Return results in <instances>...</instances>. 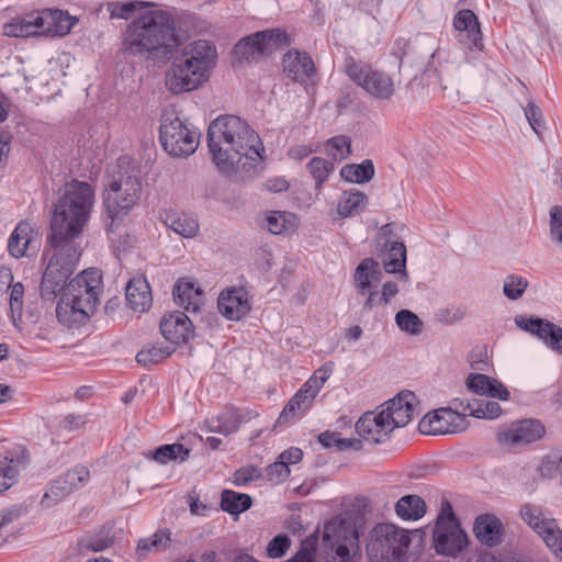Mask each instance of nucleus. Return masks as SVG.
<instances>
[{
	"label": "nucleus",
	"mask_w": 562,
	"mask_h": 562,
	"mask_svg": "<svg viewBox=\"0 0 562 562\" xmlns=\"http://www.w3.org/2000/svg\"><path fill=\"white\" fill-rule=\"evenodd\" d=\"M395 322L402 331L409 335H418L423 330V322L413 312L408 310H401L395 315Z\"/></svg>",
	"instance_id": "nucleus-48"
},
{
	"label": "nucleus",
	"mask_w": 562,
	"mask_h": 562,
	"mask_svg": "<svg viewBox=\"0 0 562 562\" xmlns=\"http://www.w3.org/2000/svg\"><path fill=\"white\" fill-rule=\"evenodd\" d=\"M395 513L403 520H418L426 514V503L418 495H405L396 502Z\"/></svg>",
	"instance_id": "nucleus-35"
},
{
	"label": "nucleus",
	"mask_w": 562,
	"mask_h": 562,
	"mask_svg": "<svg viewBox=\"0 0 562 562\" xmlns=\"http://www.w3.org/2000/svg\"><path fill=\"white\" fill-rule=\"evenodd\" d=\"M307 169L314 180L316 181V188H321L327 180L330 172L334 170V164L322 157H314L308 164Z\"/></svg>",
	"instance_id": "nucleus-49"
},
{
	"label": "nucleus",
	"mask_w": 562,
	"mask_h": 562,
	"mask_svg": "<svg viewBox=\"0 0 562 562\" xmlns=\"http://www.w3.org/2000/svg\"><path fill=\"white\" fill-rule=\"evenodd\" d=\"M34 241H36V234L32 224L26 221L20 222L9 238V252L14 258H21L26 255L27 248Z\"/></svg>",
	"instance_id": "nucleus-30"
},
{
	"label": "nucleus",
	"mask_w": 562,
	"mask_h": 562,
	"mask_svg": "<svg viewBox=\"0 0 562 562\" xmlns=\"http://www.w3.org/2000/svg\"><path fill=\"white\" fill-rule=\"evenodd\" d=\"M216 58V47L211 42L198 40L190 43L173 58L166 74L167 89L178 94L199 88L209 78Z\"/></svg>",
	"instance_id": "nucleus-4"
},
{
	"label": "nucleus",
	"mask_w": 562,
	"mask_h": 562,
	"mask_svg": "<svg viewBox=\"0 0 562 562\" xmlns=\"http://www.w3.org/2000/svg\"><path fill=\"white\" fill-rule=\"evenodd\" d=\"M468 389L477 395H485L501 401L509 400V391L498 380L482 373H471L467 379Z\"/></svg>",
	"instance_id": "nucleus-27"
},
{
	"label": "nucleus",
	"mask_w": 562,
	"mask_h": 562,
	"mask_svg": "<svg viewBox=\"0 0 562 562\" xmlns=\"http://www.w3.org/2000/svg\"><path fill=\"white\" fill-rule=\"evenodd\" d=\"M151 458L160 463L166 464L169 461H184L189 458L190 450L181 443H171L159 446L155 451L150 452Z\"/></svg>",
	"instance_id": "nucleus-42"
},
{
	"label": "nucleus",
	"mask_w": 562,
	"mask_h": 562,
	"mask_svg": "<svg viewBox=\"0 0 562 562\" xmlns=\"http://www.w3.org/2000/svg\"><path fill=\"white\" fill-rule=\"evenodd\" d=\"M528 285L529 282L525 277L510 273L504 279L503 293L508 300L517 301L524 295Z\"/></svg>",
	"instance_id": "nucleus-46"
},
{
	"label": "nucleus",
	"mask_w": 562,
	"mask_h": 562,
	"mask_svg": "<svg viewBox=\"0 0 562 562\" xmlns=\"http://www.w3.org/2000/svg\"><path fill=\"white\" fill-rule=\"evenodd\" d=\"M384 269L387 273H398L400 279L406 281V247L402 241H392L383 259Z\"/></svg>",
	"instance_id": "nucleus-33"
},
{
	"label": "nucleus",
	"mask_w": 562,
	"mask_h": 562,
	"mask_svg": "<svg viewBox=\"0 0 562 562\" xmlns=\"http://www.w3.org/2000/svg\"><path fill=\"white\" fill-rule=\"evenodd\" d=\"M90 479L86 467H77L55 479L41 499L44 507H52L65 499L72 492L83 486Z\"/></svg>",
	"instance_id": "nucleus-16"
},
{
	"label": "nucleus",
	"mask_w": 562,
	"mask_h": 562,
	"mask_svg": "<svg viewBox=\"0 0 562 562\" xmlns=\"http://www.w3.org/2000/svg\"><path fill=\"white\" fill-rule=\"evenodd\" d=\"M476 539L490 548L496 547L502 542L503 524L494 515H481L475 519L473 527Z\"/></svg>",
	"instance_id": "nucleus-28"
},
{
	"label": "nucleus",
	"mask_w": 562,
	"mask_h": 562,
	"mask_svg": "<svg viewBox=\"0 0 562 562\" xmlns=\"http://www.w3.org/2000/svg\"><path fill=\"white\" fill-rule=\"evenodd\" d=\"M312 405L303 400V397H297V393L289 401L283 411L281 412L278 423L284 424L294 420L297 417H301L306 411L310 409Z\"/></svg>",
	"instance_id": "nucleus-47"
},
{
	"label": "nucleus",
	"mask_w": 562,
	"mask_h": 562,
	"mask_svg": "<svg viewBox=\"0 0 562 562\" xmlns=\"http://www.w3.org/2000/svg\"><path fill=\"white\" fill-rule=\"evenodd\" d=\"M202 291L191 281L179 280L173 288V297L179 306L196 312L200 306Z\"/></svg>",
	"instance_id": "nucleus-34"
},
{
	"label": "nucleus",
	"mask_w": 562,
	"mask_h": 562,
	"mask_svg": "<svg viewBox=\"0 0 562 562\" xmlns=\"http://www.w3.org/2000/svg\"><path fill=\"white\" fill-rule=\"evenodd\" d=\"M345 72L369 95L376 100H390L395 92V82L393 78L370 65L360 64L353 57L345 58Z\"/></svg>",
	"instance_id": "nucleus-11"
},
{
	"label": "nucleus",
	"mask_w": 562,
	"mask_h": 562,
	"mask_svg": "<svg viewBox=\"0 0 562 562\" xmlns=\"http://www.w3.org/2000/svg\"><path fill=\"white\" fill-rule=\"evenodd\" d=\"M544 434L546 427L539 419L528 418L512 423L497 439L503 445L518 447L540 440Z\"/></svg>",
	"instance_id": "nucleus-19"
},
{
	"label": "nucleus",
	"mask_w": 562,
	"mask_h": 562,
	"mask_svg": "<svg viewBox=\"0 0 562 562\" xmlns=\"http://www.w3.org/2000/svg\"><path fill=\"white\" fill-rule=\"evenodd\" d=\"M125 296L128 306L139 313L147 311L153 303L150 286L144 276L134 277L128 281L125 288Z\"/></svg>",
	"instance_id": "nucleus-26"
},
{
	"label": "nucleus",
	"mask_w": 562,
	"mask_h": 562,
	"mask_svg": "<svg viewBox=\"0 0 562 562\" xmlns=\"http://www.w3.org/2000/svg\"><path fill=\"white\" fill-rule=\"evenodd\" d=\"M102 276L98 269H88L71 279L63 293L88 316L93 313L101 289Z\"/></svg>",
	"instance_id": "nucleus-14"
},
{
	"label": "nucleus",
	"mask_w": 562,
	"mask_h": 562,
	"mask_svg": "<svg viewBox=\"0 0 562 562\" xmlns=\"http://www.w3.org/2000/svg\"><path fill=\"white\" fill-rule=\"evenodd\" d=\"M549 235L552 241L562 245V206L553 205L549 211Z\"/></svg>",
	"instance_id": "nucleus-53"
},
{
	"label": "nucleus",
	"mask_w": 562,
	"mask_h": 562,
	"mask_svg": "<svg viewBox=\"0 0 562 562\" xmlns=\"http://www.w3.org/2000/svg\"><path fill=\"white\" fill-rule=\"evenodd\" d=\"M292 217L293 215L291 213L281 211H269L266 214L262 227L266 228L271 234L278 235L283 233L293 225L291 221Z\"/></svg>",
	"instance_id": "nucleus-45"
},
{
	"label": "nucleus",
	"mask_w": 562,
	"mask_h": 562,
	"mask_svg": "<svg viewBox=\"0 0 562 562\" xmlns=\"http://www.w3.org/2000/svg\"><path fill=\"white\" fill-rule=\"evenodd\" d=\"M453 26L459 32V43L465 44L471 50L483 48L480 23L473 11H459L453 19Z\"/></svg>",
	"instance_id": "nucleus-23"
},
{
	"label": "nucleus",
	"mask_w": 562,
	"mask_h": 562,
	"mask_svg": "<svg viewBox=\"0 0 562 562\" xmlns=\"http://www.w3.org/2000/svg\"><path fill=\"white\" fill-rule=\"evenodd\" d=\"M252 505V499L248 494L238 493L232 490H224L221 497V507L231 515H237L246 512Z\"/></svg>",
	"instance_id": "nucleus-37"
},
{
	"label": "nucleus",
	"mask_w": 562,
	"mask_h": 562,
	"mask_svg": "<svg viewBox=\"0 0 562 562\" xmlns=\"http://www.w3.org/2000/svg\"><path fill=\"white\" fill-rule=\"evenodd\" d=\"M47 241L54 249V255L43 273L40 293L43 299L53 300L58 293H64L66 282L79 261L80 249L77 244Z\"/></svg>",
	"instance_id": "nucleus-7"
},
{
	"label": "nucleus",
	"mask_w": 562,
	"mask_h": 562,
	"mask_svg": "<svg viewBox=\"0 0 562 562\" xmlns=\"http://www.w3.org/2000/svg\"><path fill=\"white\" fill-rule=\"evenodd\" d=\"M56 316L59 323L71 326L74 323H80L85 321L88 315L78 306H75L72 302L66 300V296L61 295L60 301L56 306Z\"/></svg>",
	"instance_id": "nucleus-43"
},
{
	"label": "nucleus",
	"mask_w": 562,
	"mask_h": 562,
	"mask_svg": "<svg viewBox=\"0 0 562 562\" xmlns=\"http://www.w3.org/2000/svg\"><path fill=\"white\" fill-rule=\"evenodd\" d=\"M289 475L290 468H288L279 458L266 469L267 479L274 483L283 482Z\"/></svg>",
	"instance_id": "nucleus-56"
},
{
	"label": "nucleus",
	"mask_w": 562,
	"mask_h": 562,
	"mask_svg": "<svg viewBox=\"0 0 562 562\" xmlns=\"http://www.w3.org/2000/svg\"><path fill=\"white\" fill-rule=\"evenodd\" d=\"M24 288L16 282L10 285V310L12 313H21L23 306Z\"/></svg>",
	"instance_id": "nucleus-59"
},
{
	"label": "nucleus",
	"mask_w": 562,
	"mask_h": 562,
	"mask_svg": "<svg viewBox=\"0 0 562 562\" xmlns=\"http://www.w3.org/2000/svg\"><path fill=\"white\" fill-rule=\"evenodd\" d=\"M199 137L200 133L188 126L187 121L180 116L176 106L169 105L164 109L159 140L170 156L181 158L192 155L199 146Z\"/></svg>",
	"instance_id": "nucleus-8"
},
{
	"label": "nucleus",
	"mask_w": 562,
	"mask_h": 562,
	"mask_svg": "<svg viewBox=\"0 0 562 562\" xmlns=\"http://www.w3.org/2000/svg\"><path fill=\"white\" fill-rule=\"evenodd\" d=\"M164 223L176 234L184 237H194L199 232L198 220L190 214L169 211L162 217Z\"/></svg>",
	"instance_id": "nucleus-32"
},
{
	"label": "nucleus",
	"mask_w": 562,
	"mask_h": 562,
	"mask_svg": "<svg viewBox=\"0 0 562 562\" xmlns=\"http://www.w3.org/2000/svg\"><path fill=\"white\" fill-rule=\"evenodd\" d=\"M474 409L471 414L475 418L494 419L501 416L502 407L498 403L486 400H473Z\"/></svg>",
	"instance_id": "nucleus-51"
},
{
	"label": "nucleus",
	"mask_w": 562,
	"mask_h": 562,
	"mask_svg": "<svg viewBox=\"0 0 562 562\" xmlns=\"http://www.w3.org/2000/svg\"><path fill=\"white\" fill-rule=\"evenodd\" d=\"M284 74L293 81L306 82L315 74L314 61L305 52L291 49L282 58Z\"/></svg>",
	"instance_id": "nucleus-24"
},
{
	"label": "nucleus",
	"mask_w": 562,
	"mask_h": 562,
	"mask_svg": "<svg viewBox=\"0 0 562 562\" xmlns=\"http://www.w3.org/2000/svg\"><path fill=\"white\" fill-rule=\"evenodd\" d=\"M38 34L52 36L67 35L77 19L61 10L45 9L35 13Z\"/></svg>",
	"instance_id": "nucleus-20"
},
{
	"label": "nucleus",
	"mask_w": 562,
	"mask_h": 562,
	"mask_svg": "<svg viewBox=\"0 0 562 562\" xmlns=\"http://www.w3.org/2000/svg\"><path fill=\"white\" fill-rule=\"evenodd\" d=\"M367 203L368 196L363 192H345L338 203L337 212L342 217L352 216L358 214Z\"/></svg>",
	"instance_id": "nucleus-39"
},
{
	"label": "nucleus",
	"mask_w": 562,
	"mask_h": 562,
	"mask_svg": "<svg viewBox=\"0 0 562 562\" xmlns=\"http://www.w3.org/2000/svg\"><path fill=\"white\" fill-rule=\"evenodd\" d=\"M30 457L24 448L13 449L0 459V493L13 486L20 472L29 465Z\"/></svg>",
	"instance_id": "nucleus-21"
},
{
	"label": "nucleus",
	"mask_w": 562,
	"mask_h": 562,
	"mask_svg": "<svg viewBox=\"0 0 562 562\" xmlns=\"http://www.w3.org/2000/svg\"><path fill=\"white\" fill-rule=\"evenodd\" d=\"M35 13L16 16L3 25V34L10 37H29L37 35Z\"/></svg>",
	"instance_id": "nucleus-36"
},
{
	"label": "nucleus",
	"mask_w": 562,
	"mask_h": 562,
	"mask_svg": "<svg viewBox=\"0 0 562 562\" xmlns=\"http://www.w3.org/2000/svg\"><path fill=\"white\" fill-rule=\"evenodd\" d=\"M323 543L335 549L328 562H356L359 553V531L355 524L336 517L325 524Z\"/></svg>",
	"instance_id": "nucleus-10"
},
{
	"label": "nucleus",
	"mask_w": 562,
	"mask_h": 562,
	"mask_svg": "<svg viewBox=\"0 0 562 562\" xmlns=\"http://www.w3.org/2000/svg\"><path fill=\"white\" fill-rule=\"evenodd\" d=\"M93 202L94 191L88 182H67L63 195L54 205L47 240L76 244L75 239L80 236L90 218Z\"/></svg>",
	"instance_id": "nucleus-3"
},
{
	"label": "nucleus",
	"mask_w": 562,
	"mask_h": 562,
	"mask_svg": "<svg viewBox=\"0 0 562 562\" xmlns=\"http://www.w3.org/2000/svg\"><path fill=\"white\" fill-rule=\"evenodd\" d=\"M286 33L281 29L259 31L239 40L234 47V56L239 61H257L262 56L289 45Z\"/></svg>",
	"instance_id": "nucleus-13"
},
{
	"label": "nucleus",
	"mask_w": 562,
	"mask_h": 562,
	"mask_svg": "<svg viewBox=\"0 0 562 562\" xmlns=\"http://www.w3.org/2000/svg\"><path fill=\"white\" fill-rule=\"evenodd\" d=\"M520 519L532 529L557 555H562V529L539 505L526 503L519 508Z\"/></svg>",
	"instance_id": "nucleus-15"
},
{
	"label": "nucleus",
	"mask_w": 562,
	"mask_h": 562,
	"mask_svg": "<svg viewBox=\"0 0 562 562\" xmlns=\"http://www.w3.org/2000/svg\"><path fill=\"white\" fill-rule=\"evenodd\" d=\"M291 546V539L288 535H278L273 537L267 546V555L271 559L282 558Z\"/></svg>",
	"instance_id": "nucleus-54"
},
{
	"label": "nucleus",
	"mask_w": 562,
	"mask_h": 562,
	"mask_svg": "<svg viewBox=\"0 0 562 562\" xmlns=\"http://www.w3.org/2000/svg\"><path fill=\"white\" fill-rule=\"evenodd\" d=\"M117 171L108 181L104 192V207L110 226L121 221L139 201L142 182L138 171L117 165Z\"/></svg>",
	"instance_id": "nucleus-6"
},
{
	"label": "nucleus",
	"mask_w": 562,
	"mask_h": 562,
	"mask_svg": "<svg viewBox=\"0 0 562 562\" xmlns=\"http://www.w3.org/2000/svg\"><path fill=\"white\" fill-rule=\"evenodd\" d=\"M171 540V531L169 529H159L148 538H143L138 541L137 553L139 557H146L151 550H159L166 547Z\"/></svg>",
	"instance_id": "nucleus-44"
},
{
	"label": "nucleus",
	"mask_w": 562,
	"mask_h": 562,
	"mask_svg": "<svg viewBox=\"0 0 562 562\" xmlns=\"http://www.w3.org/2000/svg\"><path fill=\"white\" fill-rule=\"evenodd\" d=\"M467 428V419L446 407L428 413L418 424V429L424 435L457 434Z\"/></svg>",
	"instance_id": "nucleus-18"
},
{
	"label": "nucleus",
	"mask_w": 562,
	"mask_h": 562,
	"mask_svg": "<svg viewBox=\"0 0 562 562\" xmlns=\"http://www.w3.org/2000/svg\"><path fill=\"white\" fill-rule=\"evenodd\" d=\"M334 370V363L328 361L319 367L314 374L311 376V380H315L316 384L322 389L325 382L329 379Z\"/></svg>",
	"instance_id": "nucleus-63"
},
{
	"label": "nucleus",
	"mask_w": 562,
	"mask_h": 562,
	"mask_svg": "<svg viewBox=\"0 0 562 562\" xmlns=\"http://www.w3.org/2000/svg\"><path fill=\"white\" fill-rule=\"evenodd\" d=\"M315 551L316 549L314 542L310 539H306L302 542L301 548L295 553V555L286 562H314Z\"/></svg>",
	"instance_id": "nucleus-58"
},
{
	"label": "nucleus",
	"mask_w": 562,
	"mask_h": 562,
	"mask_svg": "<svg viewBox=\"0 0 562 562\" xmlns=\"http://www.w3.org/2000/svg\"><path fill=\"white\" fill-rule=\"evenodd\" d=\"M261 476V470L256 467L240 468L234 473V483L238 486L246 485Z\"/></svg>",
	"instance_id": "nucleus-57"
},
{
	"label": "nucleus",
	"mask_w": 562,
	"mask_h": 562,
	"mask_svg": "<svg viewBox=\"0 0 562 562\" xmlns=\"http://www.w3.org/2000/svg\"><path fill=\"white\" fill-rule=\"evenodd\" d=\"M416 396L403 391L381 405L379 413L367 412L356 423L357 434L366 441L379 445L389 440L395 428L406 426L412 419Z\"/></svg>",
	"instance_id": "nucleus-5"
},
{
	"label": "nucleus",
	"mask_w": 562,
	"mask_h": 562,
	"mask_svg": "<svg viewBox=\"0 0 562 562\" xmlns=\"http://www.w3.org/2000/svg\"><path fill=\"white\" fill-rule=\"evenodd\" d=\"M411 544L406 530L382 522L369 532L367 555L370 562H402Z\"/></svg>",
	"instance_id": "nucleus-9"
},
{
	"label": "nucleus",
	"mask_w": 562,
	"mask_h": 562,
	"mask_svg": "<svg viewBox=\"0 0 562 562\" xmlns=\"http://www.w3.org/2000/svg\"><path fill=\"white\" fill-rule=\"evenodd\" d=\"M251 418L250 411H241L236 407H227L213 420L210 430L214 432L228 436L235 432L241 423L248 422Z\"/></svg>",
	"instance_id": "nucleus-29"
},
{
	"label": "nucleus",
	"mask_w": 562,
	"mask_h": 562,
	"mask_svg": "<svg viewBox=\"0 0 562 562\" xmlns=\"http://www.w3.org/2000/svg\"><path fill=\"white\" fill-rule=\"evenodd\" d=\"M179 37L172 14L157 5L136 16L123 33L125 56L151 59L169 58L177 49Z\"/></svg>",
	"instance_id": "nucleus-1"
},
{
	"label": "nucleus",
	"mask_w": 562,
	"mask_h": 562,
	"mask_svg": "<svg viewBox=\"0 0 562 562\" xmlns=\"http://www.w3.org/2000/svg\"><path fill=\"white\" fill-rule=\"evenodd\" d=\"M340 176L346 181L363 183L370 181L374 176L373 162L369 159L359 165H348L340 170Z\"/></svg>",
	"instance_id": "nucleus-40"
},
{
	"label": "nucleus",
	"mask_w": 562,
	"mask_h": 562,
	"mask_svg": "<svg viewBox=\"0 0 562 562\" xmlns=\"http://www.w3.org/2000/svg\"><path fill=\"white\" fill-rule=\"evenodd\" d=\"M278 458L289 468V465L296 464L302 460L303 451L297 447H291L281 452Z\"/></svg>",
	"instance_id": "nucleus-64"
},
{
	"label": "nucleus",
	"mask_w": 562,
	"mask_h": 562,
	"mask_svg": "<svg viewBox=\"0 0 562 562\" xmlns=\"http://www.w3.org/2000/svg\"><path fill=\"white\" fill-rule=\"evenodd\" d=\"M361 296L364 297L362 311L366 313L372 311L375 306L383 304V299L374 286L370 288L366 295Z\"/></svg>",
	"instance_id": "nucleus-62"
},
{
	"label": "nucleus",
	"mask_w": 562,
	"mask_h": 562,
	"mask_svg": "<svg viewBox=\"0 0 562 562\" xmlns=\"http://www.w3.org/2000/svg\"><path fill=\"white\" fill-rule=\"evenodd\" d=\"M446 408L451 409L453 413L458 414L463 419H465L467 416H472L471 411L474 409V406L472 405V401L453 398L450 402V406Z\"/></svg>",
	"instance_id": "nucleus-60"
},
{
	"label": "nucleus",
	"mask_w": 562,
	"mask_h": 562,
	"mask_svg": "<svg viewBox=\"0 0 562 562\" xmlns=\"http://www.w3.org/2000/svg\"><path fill=\"white\" fill-rule=\"evenodd\" d=\"M434 544L437 553L457 557L468 546V538L462 530L449 502L442 504L434 529Z\"/></svg>",
	"instance_id": "nucleus-12"
},
{
	"label": "nucleus",
	"mask_w": 562,
	"mask_h": 562,
	"mask_svg": "<svg viewBox=\"0 0 562 562\" xmlns=\"http://www.w3.org/2000/svg\"><path fill=\"white\" fill-rule=\"evenodd\" d=\"M327 151L334 160H341L348 157L350 150V139L347 136H335L326 143Z\"/></svg>",
	"instance_id": "nucleus-52"
},
{
	"label": "nucleus",
	"mask_w": 562,
	"mask_h": 562,
	"mask_svg": "<svg viewBox=\"0 0 562 562\" xmlns=\"http://www.w3.org/2000/svg\"><path fill=\"white\" fill-rule=\"evenodd\" d=\"M160 331L168 345H179L188 341L191 334V321L182 312H175L164 316L160 322Z\"/></svg>",
	"instance_id": "nucleus-25"
},
{
	"label": "nucleus",
	"mask_w": 562,
	"mask_h": 562,
	"mask_svg": "<svg viewBox=\"0 0 562 562\" xmlns=\"http://www.w3.org/2000/svg\"><path fill=\"white\" fill-rule=\"evenodd\" d=\"M156 3L147 1L109 2L106 9L112 19L127 20L135 11L155 8Z\"/></svg>",
	"instance_id": "nucleus-41"
},
{
	"label": "nucleus",
	"mask_w": 562,
	"mask_h": 562,
	"mask_svg": "<svg viewBox=\"0 0 562 562\" xmlns=\"http://www.w3.org/2000/svg\"><path fill=\"white\" fill-rule=\"evenodd\" d=\"M515 324L522 330L537 336L552 351L562 355V327L536 316L517 315Z\"/></svg>",
	"instance_id": "nucleus-17"
},
{
	"label": "nucleus",
	"mask_w": 562,
	"mask_h": 562,
	"mask_svg": "<svg viewBox=\"0 0 562 562\" xmlns=\"http://www.w3.org/2000/svg\"><path fill=\"white\" fill-rule=\"evenodd\" d=\"M217 307L228 321H239L250 311L251 305L245 289L232 288L221 292Z\"/></svg>",
	"instance_id": "nucleus-22"
},
{
	"label": "nucleus",
	"mask_w": 562,
	"mask_h": 562,
	"mask_svg": "<svg viewBox=\"0 0 562 562\" xmlns=\"http://www.w3.org/2000/svg\"><path fill=\"white\" fill-rule=\"evenodd\" d=\"M381 274L379 262L373 258L363 259L356 268L353 280L355 288L358 295H366L372 282L379 280Z\"/></svg>",
	"instance_id": "nucleus-31"
},
{
	"label": "nucleus",
	"mask_w": 562,
	"mask_h": 562,
	"mask_svg": "<svg viewBox=\"0 0 562 562\" xmlns=\"http://www.w3.org/2000/svg\"><path fill=\"white\" fill-rule=\"evenodd\" d=\"M319 390L321 387L316 384L315 380H311L310 378L296 393L297 397H303V400L312 405Z\"/></svg>",
	"instance_id": "nucleus-61"
},
{
	"label": "nucleus",
	"mask_w": 562,
	"mask_h": 562,
	"mask_svg": "<svg viewBox=\"0 0 562 562\" xmlns=\"http://www.w3.org/2000/svg\"><path fill=\"white\" fill-rule=\"evenodd\" d=\"M114 539L109 532L101 531L93 536L86 537L81 540L80 546L83 550L90 552H101L111 548Z\"/></svg>",
	"instance_id": "nucleus-50"
},
{
	"label": "nucleus",
	"mask_w": 562,
	"mask_h": 562,
	"mask_svg": "<svg viewBox=\"0 0 562 562\" xmlns=\"http://www.w3.org/2000/svg\"><path fill=\"white\" fill-rule=\"evenodd\" d=\"M213 161L222 171L234 170L243 158L257 161L263 150L257 133L239 116L221 115L207 128Z\"/></svg>",
	"instance_id": "nucleus-2"
},
{
	"label": "nucleus",
	"mask_w": 562,
	"mask_h": 562,
	"mask_svg": "<svg viewBox=\"0 0 562 562\" xmlns=\"http://www.w3.org/2000/svg\"><path fill=\"white\" fill-rule=\"evenodd\" d=\"M525 115L532 131L537 135H540L541 128L544 125L542 111L540 108L533 102H528L527 106L525 108Z\"/></svg>",
	"instance_id": "nucleus-55"
},
{
	"label": "nucleus",
	"mask_w": 562,
	"mask_h": 562,
	"mask_svg": "<svg viewBox=\"0 0 562 562\" xmlns=\"http://www.w3.org/2000/svg\"><path fill=\"white\" fill-rule=\"evenodd\" d=\"M175 351V347L171 345H165L162 342L155 345H147L136 355V361L139 364L149 367L161 362L167 359Z\"/></svg>",
	"instance_id": "nucleus-38"
}]
</instances>
